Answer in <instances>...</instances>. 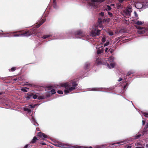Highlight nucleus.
Returning <instances> with one entry per match:
<instances>
[{
	"label": "nucleus",
	"instance_id": "nucleus-1",
	"mask_svg": "<svg viewBox=\"0 0 148 148\" xmlns=\"http://www.w3.org/2000/svg\"><path fill=\"white\" fill-rule=\"evenodd\" d=\"M77 84L75 82H72L69 83H63L61 84V86L65 88L64 90L65 94H67L75 89Z\"/></svg>",
	"mask_w": 148,
	"mask_h": 148
},
{
	"label": "nucleus",
	"instance_id": "nucleus-2",
	"mask_svg": "<svg viewBox=\"0 0 148 148\" xmlns=\"http://www.w3.org/2000/svg\"><path fill=\"white\" fill-rule=\"evenodd\" d=\"M36 32V30L34 29L33 31L31 30L23 34H19L14 36V37L29 36L30 35L34 34Z\"/></svg>",
	"mask_w": 148,
	"mask_h": 148
},
{
	"label": "nucleus",
	"instance_id": "nucleus-3",
	"mask_svg": "<svg viewBox=\"0 0 148 148\" xmlns=\"http://www.w3.org/2000/svg\"><path fill=\"white\" fill-rule=\"evenodd\" d=\"M114 58L111 56L108 58V61L110 63V66L107 63V65L108 68L110 69L114 67L115 65V63L114 62Z\"/></svg>",
	"mask_w": 148,
	"mask_h": 148
},
{
	"label": "nucleus",
	"instance_id": "nucleus-4",
	"mask_svg": "<svg viewBox=\"0 0 148 148\" xmlns=\"http://www.w3.org/2000/svg\"><path fill=\"white\" fill-rule=\"evenodd\" d=\"M135 6L138 9H140L142 8H146L148 7V3L146 2L143 4L137 2L135 4Z\"/></svg>",
	"mask_w": 148,
	"mask_h": 148
},
{
	"label": "nucleus",
	"instance_id": "nucleus-5",
	"mask_svg": "<svg viewBox=\"0 0 148 148\" xmlns=\"http://www.w3.org/2000/svg\"><path fill=\"white\" fill-rule=\"evenodd\" d=\"M100 30H97L96 28L94 29V31H92L91 32L90 35L93 37L96 36H99L100 34Z\"/></svg>",
	"mask_w": 148,
	"mask_h": 148
},
{
	"label": "nucleus",
	"instance_id": "nucleus-6",
	"mask_svg": "<svg viewBox=\"0 0 148 148\" xmlns=\"http://www.w3.org/2000/svg\"><path fill=\"white\" fill-rule=\"evenodd\" d=\"M131 8V6H129L124 11V13L126 15V16L128 17L130 16L131 13L132 12Z\"/></svg>",
	"mask_w": 148,
	"mask_h": 148
},
{
	"label": "nucleus",
	"instance_id": "nucleus-7",
	"mask_svg": "<svg viewBox=\"0 0 148 148\" xmlns=\"http://www.w3.org/2000/svg\"><path fill=\"white\" fill-rule=\"evenodd\" d=\"M75 37L77 38H81L85 36V35L81 31H78L75 33Z\"/></svg>",
	"mask_w": 148,
	"mask_h": 148
},
{
	"label": "nucleus",
	"instance_id": "nucleus-8",
	"mask_svg": "<svg viewBox=\"0 0 148 148\" xmlns=\"http://www.w3.org/2000/svg\"><path fill=\"white\" fill-rule=\"evenodd\" d=\"M137 28L140 29L138 31V33L139 34H143L145 32L148 31L147 29L143 28L140 27H137Z\"/></svg>",
	"mask_w": 148,
	"mask_h": 148
},
{
	"label": "nucleus",
	"instance_id": "nucleus-9",
	"mask_svg": "<svg viewBox=\"0 0 148 148\" xmlns=\"http://www.w3.org/2000/svg\"><path fill=\"white\" fill-rule=\"evenodd\" d=\"M36 106V104L34 105L33 106L32 105H29L27 106L26 107L24 108V110L25 111H27L28 113L30 114L31 112V110L29 108H34Z\"/></svg>",
	"mask_w": 148,
	"mask_h": 148
},
{
	"label": "nucleus",
	"instance_id": "nucleus-10",
	"mask_svg": "<svg viewBox=\"0 0 148 148\" xmlns=\"http://www.w3.org/2000/svg\"><path fill=\"white\" fill-rule=\"evenodd\" d=\"M38 136L39 137L42 138L44 140L45 138H47L48 136L45 134L41 132H39L38 134Z\"/></svg>",
	"mask_w": 148,
	"mask_h": 148
},
{
	"label": "nucleus",
	"instance_id": "nucleus-11",
	"mask_svg": "<svg viewBox=\"0 0 148 148\" xmlns=\"http://www.w3.org/2000/svg\"><path fill=\"white\" fill-rule=\"evenodd\" d=\"M103 47H99V48L97 51V53L99 54L101 53L103 51Z\"/></svg>",
	"mask_w": 148,
	"mask_h": 148
},
{
	"label": "nucleus",
	"instance_id": "nucleus-12",
	"mask_svg": "<svg viewBox=\"0 0 148 148\" xmlns=\"http://www.w3.org/2000/svg\"><path fill=\"white\" fill-rule=\"evenodd\" d=\"M32 119L31 120L32 122L35 125H37L38 124L36 122L33 116H32Z\"/></svg>",
	"mask_w": 148,
	"mask_h": 148
},
{
	"label": "nucleus",
	"instance_id": "nucleus-13",
	"mask_svg": "<svg viewBox=\"0 0 148 148\" xmlns=\"http://www.w3.org/2000/svg\"><path fill=\"white\" fill-rule=\"evenodd\" d=\"M144 23V21H138L135 22L136 24L137 25H142Z\"/></svg>",
	"mask_w": 148,
	"mask_h": 148
},
{
	"label": "nucleus",
	"instance_id": "nucleus-14",
	"mask_svg": "<svg viewBox=\"0 0 148 148\" xmlns=\"http://www.w3.org/2000/svg\"><path fill=\"white\" fill-rule=\"evenodd\" d=\"M124 142V141L119 142L116 143H114L113 144H112V145H115L116 144H117L118 145H122L123 144Z\"/></svg>",
	"mask_w": 148,
	"mask_h": 148
},
{
	"label": "nucleus",
	"instance_id": "nucleus-15",
	"mask_svg": "<svg viewBox=\"0 0 148 148\" xmlns=\"http://www.w3.org/2000/svg\"><path fill=\"white\" fill-rule=\"evenodd\" d=\"M37 139L36 136H35L34 137L32 140L31 141V143H35L36 141V140Z\"/></svg>",
	"mask_w": 148,
	"mask_h": 148
},
{
	"label": "nucleus",
	"instance_id": "nucleus-16",
	"mask_svg": "<svg viewBox=\"0 0 148 148\" xmlns=\"http://www.w3.org/2000/svg\"><path fill=\"white\" fill-rule=\"evenodd\" d=\"M31 97H32L34 99H36L37 98L38 95H36L32 94L30 96Z\"/></svg>",
	"mask_w": 148,
	"mask_h": 148
},
{
	"label": "nucleus",
	"instance_id": "nucleus-17",
	"mask_svg": "<svg viewBox=\"0 0 148 148\" xmlns=\"http://www.w3.org/2000/svg\"><path fill=\"white\" fill-rule=\"evenodd\" d=\"M29 88H22L21 89V90L24 92H26L27 91V90H28Z\"/></svg>",
	"mask_w": 148,
	"mask_h": 148
},
{
	"label": "nucleus",
	"instance_id": "nucleus-18",
	"mask_svg": "<svg viewBox=\"0 0 148 148\" xmlns=\"http://www.w3.org/2000/svg\"><path fill=\"white\" fill-rule=\"evenodd\" d=\"M45 21V20L44 19H42V22L38 24V25L36 27L37 28L38 27H40L41 25Z\"/></svg>",
	"mask_w": 148,
	"mask_h": 148
},
{
	"label": "nucleus",
	"instance_id": "nucleus-19",
	"mask_svg": "<svg viewBox=\"0 0 148 148\" xmlns=\"http://www.w3.org/2000/svg\"><path fill=\"white\" fill-rule=\"evenodd\" d=\"M51 35H50V34L47 35H45L44 36H43L42 38H43V39H45L49 37H51Z\"/></svg>",
	"mask_w": 148,
	"mask_h": 148
},
{
	"label": "nucleus",
	"instance_id": "nucleus-20",
	"mask_svg": "<svg viewBox=\"0 0 148 148\" xmlns=\"http://www.w3.org/2000/svg\"><path fill=\"white\" fill-rule=\"evenodd\" d=\"M45 98V97L44 95H41L38 96V98L39 99H44Z\"/></svg>",
	"mask_w": 148,
	"mask_h": 148
},
{
	"label": "nucleus",
	"instance_id": "nucleus-21",
	"mask_svg": "<svg viewBox=\"0 0 148 148\" xmlns=\"http://www.w3.org/2000/svg\"><path fill=\"white\" fill-rule=\"evenodd\" d=\"M106 9L107 11H110L111 10V8L110 6L107 5L106 6Z\"/></svg>",
	"mask_w": 148,
	"mask_h": 148
},
{
	"label": "nucleus",
	"instance_id": "nucleus-22",
	"mask_svg": "<svg viewBox=\"0 0 148 148\" xmlns=\"http://www.w3.org/2000/svg\"><path fill=\"white\" fill-rule=\"evenodd\" d=\"M99 89V88H93L91 90L92 91H98V90Z\"/></svg>",
	"mask_w": 148,
	"mask_h": 148
},
{
	"label": "nucleus",
	"instance_id": "nucleus-23",
	"mask_svg": "<svg viewBox=\"0 0 148 148\" xmlns=\"http://www.w3.org/2000/svg\"><path fill=\"white\" fill-rule=\"evenodd\" d=\"M110 48H107V47H106L105 50V52H108L110 50Z\"/></svg>",
	"mask_w": 148,
	"mask_h": 148
},
{
	"label": "nucleus",
	"instance_id": "nucleus-24",
	"mask_svg": "<svg viewBox=\"0 0 148 148\" xmlns=\"http://www.w3.org/2000/svg\"><path fill=\"white\" fill-rule=\"evenodd\" d=\"M51 92L52 93V94H54L56 93V92L55 90L54 89H52L51 91Z\"/></svg>",
	"mask_w": 148,
	"mask_h": 148
},
{
	"label": "nucleus",
	"instance_id": "nucleus-25",
	"mask_svg": "<svg viewBox=\"0 0 148 148\" xmlns=\"http://www.w3.org/2000/svg\"><path fill=\"white\" fill-rule=\"evenodd\" d=\"M141 136V135L140 134H138V135L136 136L135 137V139H137L138 138L140 137Z\"/></svg>",
	"mask_w": 148,
	"mask_h": 148
},
{
	"label": "nucleus",
	"instance_id": "nucleus-26",
	"mask_svg": "<svg viewBox=\"0 0 148 148\" xmlns=\"http://www.w3.org/2000/svg\"><path fill=\"white\" fill-rule=\"evenodd\" d=\"M134 15L136 17H138V15L136 13V11H134ZM137 19H138V17L137 18Z\"/></svg>",
	"mask_w": 148,
	"mask_h": 148
},
{
	"label": "nucleus",
	"instance_id": "nucleus-27",
	"mask_svg": "<svg viewBox=\"0 0 148 148\" xmlns=\"http://www.w3.org/2000/svg\"><path fill=\"white\" fill-rule=\"evenodd\" d=\"M135 145L137 146L140 145L141 146V145H141V143L140 142H137V143H136L135 144Z\"/></svg>",
	"mask_w": 148,
	"mask_h": 148
},
{
	"label": "nucleus",
	"instance_id": "nucleus-28",
	"mask_svg": "<svg viewBox=\"0 0 148 148\" xmlns=\"http://www.w3.org/2000/svg\"><path fill=\"white\" fill-rule=\"evenodd\" d=\"M57 92L60 94H63V92L61 90H58Z\"/></svg>",
	"mask_w": 148,
	"mask_h": 148
},
{
	"label": "nucleus",
	"instance_id": "nucleus-29",
	"mask_svg": "<svg viewBox=\"0 0 148 148\" xmlns=\"http://www.w3.org/2000/svg\"><path fill=\"white\" fill-rule=\"evenodd\" d=\"M55 1V0H53L54 4H53V6L54 8H57L56 7V4Z\"/></svg>",
	"mask_w": 148,
	"mask_h": 148
},
{
	"label": "nucleus",
	"instance_id": "nucleus-30",
	"mask_svg": "<svg viewBox=\"0 0 148 148\" xmlns=\"http://www.w3.org/2000/svg\"><path fill=\"white\" fill-rule=\"evenodd\" d=\"M106 41V39L105 37L103 36L102 39V42H104Z\"/></svg>",
	"mask_w": 148,
	"mask_h": 148
},
{
	"label": "nucleus",
	"instance_id": "nucleus-31",
	"mask_svg": "<svg viewBox=\"0 0 148 148\" xmlns=\"http://www.w3.org/2000/svg\"><path fill=\"white\" fill-rule=\"evenodd\" d=\"M108 15L110 16V17H112V14L110 12H108Z\"/></svg>",
	"mask_w": 148,
	"mask_h": 148
},
{
	"label": "nucleus",
	"instance_id": "nucleus-32",
	"mask_svg": "<svg viewBox=\"0 0 148 148\" xmlns=\"http://www.w3.org/2000/svg\"><path fill=\"white\" fill-rule=\"evenodd\" d=\"M109 44V42H106L104 45V47H105L106 46L108 45Z\"/></svg>",
	"mask_w": 148,
	"mask_h": 148
},
{
	"label": "nucleus",
	"instance_id": "nucleus-33",
	"mask_svg": "<svg viewBox=\"0 0 148 148\" xmlns=\"http://www.w3.org/2000/svg\"><path fill=\"white\" fill-rule=\"evenodd\" d=\"M15 68L14 67H12L11 69V71H13L15 70Z\"/></svg>",
	"mask_w": 148,
	"mask_h": 148
},
{
	"label": "nucleus",
	"instance_id": "nucleus-34",
	"mask_svg": "<svg viewBox=\"0 0 148 148\" xmlns=\"http://www.w3.org/2000/svg\"><path fill=\"white\" fill-rule=\"evenodd\" d=\"M144 145H141V147H136L135 148H144Z\"/></svg>",
	"mask_w": 148,
	"mask_h": 148
},
{
	"label": "nucleus",
	"instance_id": "nucleus-35",
	"mask_svg": "<svg viewBox=\"0 0 148 148\" xmlns=\"http://www.w3.org/2000/svg\"><path fill=\"white\" fill-rule=\"evenodd\" d=\"M101 23H102L101 22H100V26H99V27H101L102 29L103 28V26L101 25Z\"/></svg>",
	"mask_w": 148,
	"mask_h": 148
},
{
	"label": "nucleus",
	"instance_id": "nucleus-36",
	"mask_svg": "<svg viewBox=\"0 0 148 148\" xmlns=\"http://www.w3.org/2000/svg\"><path fill=\"white\" fill-rule=\"evenodd\" d=\"M144 114L145 116H146V117H148V114L146 113H144Z\"/></svg>",
	"mask_w": 148,
	"mask_h": 148
},
{
	"label": "nucleus",
	"instance_id": "nucleus-37",
	"mask_svg": "<svg viewBox=\"0 0 148 148\" xmlns=\"http://www.w3.org/2000/svg\"><path fill=\"white\" fill-rule=\"evenodd\" d=\"M110 51V52L111 53H112L114 51V50L113 49H111Z\"/></svg>",
	"mask_w": 148,
	"mask_h": 148
},
{
	"label": "nucleus",
	"instance_id": "nucleus-38",
	"mask_svg": "<svg viewBox=\"0 0 148 148\" xmlns=\"http://www.w3.org/2000/svg\"><path fill=\"white\" fill-rule=\"evenodd\" d=\"M101 147L100 146L97 145L95 146V148H101Z\"/></svg>",
	"mask_w": 148,
	"mask_h": 148
},
{
	"label": "nucleus",
	"instance_id": "nucleus-39",
	"mask_svg": "<svg viewBox=\"0 0 148 148\" xmlns=\"http://www.w3.org/2000/svg\"><path fill=\"white\" fill-rule=\"evenodd\" d=\"M133 73V72H128L127 74V75H130L132 74Z\"/></svg>",
	"mask_w": 148,
	"mask_h": 148
},
{
	"label": "nucleus",
	"instance_id": "nucleus-40",
	"mask_svg": "<svg viewBox=\"0 0 148 148\" xmlns=\"http://www.w3.org/2000/svg\"><path fill=\"white\" fill-rule=\"evenodd\" d=\"M100 15H101V16H103L104 15V13L103 12H101L100 14Z\"/></svg>",
	"mask_w": 148,
	"mask_h": 148
},
{
	"label": "nucleus",
	"instance_id": "nucleus-41",
	"mask_svg": "<svg viewBox=\"0 0 148 148\" xmlns=\"http://www.w3.org/2000/svg\"><path fill=\"white\" fill-rule=\"evenodd\" d=\"M109 34L110 36H112L113 35V33L112 32H109Z\"/></svg>",
	"mask_w": 148,
	"mask_h": 148
},
{
	"label": "nucleus",
	"instance_id": "nucleus-42",
	"mask_svg": "<svg viewBox=\"0 0 148 148\" xmlns=\"http://www.w3.org/2000/svg\"><path fill=\"white\" fill-rule=\"evenodd\" d=\"M28 145H26L24 147V148H28Z\"/></svg>",
	"mask_w": 148,
	"mask_h": 148
},
{
	"label": "nucleus",
	"instance_id": "nucleus-43",
	"mask_svg": "<svg viewBox=\"0 0 148 148\" xmlns=\"http://www.w3.org/2000/svg\"><path fill=\"white\" fill-rule=\"evenodd\" d=\"M122 80V79L121 78H120L118 80L119 82H120Z\"/></svg>",
	"mask_w": 148,
	"mask_h": 148
},
{
	"label": "nucleus",
	"instance_id": "nucleus-44",
	"mask_svg": "<svg viewBox=\"0 0 148 148\" xmlns=\"http://www.w3.org/2000/svg\"><path fill=\"white\" fill-rule=\"evenodd\" d=\"M119 2L122 3L123 2L124 0H119Z\"/></svg>",
	"mask_w": 148,
	"mask_h": 148
},
{
	"label": "nucleus",
	"instance_id": "nucleus-45",
	"mask_svg": "<svg viewBox=\"0 0 148 148\" xmlns=\"http://www.w3.org/2000/svg\"><path fill=\"white\" fill-rule=\"evenodd\" d=\"M145 123V121H143V125H144Z\"/></svg>",
	"mask_w": 148,
	"mask_h": 148
},
{
	"label": "nucleus",
	"instance_id": "nucleus-46",
	"mask_svg": "<svg viewBox=\"0 0 148 148\" xmlns=\"http://www.w3.org/2000/svg\"><path fill=\"white\" fill-rule=\"evenodd\" d=\"M127 86V85H125L123 87V89H124Z\"/></svg>",
	"mask_w": 148,
	"mask_h": 148
},
{
	"label": "nucleus",
	"instance_id": "nucleus-47",
	"mask_svg": "<svg viewBox=\"0 0 148 148\" xmlns=\"http://www.w3.org/2000/svg\"><path fill=\"white\" fill-rule=\"evenodd\" d=\"M127 148H131V146H128L127 147Z\"/></svg>",
	"mask_w": 148,
	"mask_h": 148
},
{
	"label": "nucleus",
	"instance_id": "nucleus-48",
	"mask_svg": "<svg viewBox=\"0 0 148 148\" xmlns=\"http://www.w3.org/2000/svg\"><path fill=\"white\" fill-rule=\"evenodd\" d=\"M146 147L147 148H148V144H147L146 145Z\"/></svg>",
	"mask_w": 148,
	"mask_h": 148
},
{
	"label": "nucleus",
	"instance_id": "nucleus-49",
	"mask_svg": "<svg viewBox=\"0 0 148 148\" xmlns=\"http://www.w3.org/2000/svg\"><path fill=\"white\" fill-rule=\"evenodd\" d=\"M111 6H114V5L113 4H111L110 5Z\"/></svg>",
	"mask_w": 148,
	"mask_h": 148
},
{
	"label": "nucleus",
	"instance_id": "nucleus-50",
	"mask_svg": "<svg viewBox=\"0 0 148 148\" xmlns=\"http://www.w3.org/2000/svg\"><path fill=\"white\" fill-rule=\"evenodd\" d=\"M86 148H92V147L91 146H90L89 147H87Z\"/></svg>",
	"mask_w": 148,
	"mask_h": 148
},
{
	"label": "nucleus",
	"instance_id": "nucleus-51",
	"mask_svg": "<svg viewBox=\"0 0 148 148\" xmlns=\"http://www.w3.org/2000/svg\"><path fill=\"white\" fill-rule=\"evenodd\" d=\"M145 126L146 127H148V123Z\"/></svg>",
	"mask_w": 148,
	"mask_h": 148
},
{
	"label": "nucleus",
	"instance_id": "nucleus-52",
	"mask_svg": "<svg viewBox=\"0 0 148 148\" xmlns=\"http://www.w3.org/2000/svg\"><path fill=\"white\" fill-rule=\"evenodd\" d=\"M42 144L43 145H45V143H42Z\"/></svg>",
	"mask_w": 148,
	"mask_h": 148
},
{
	"label": "nucleus",
	"instance_id": "nucleus-53",
	"mask_svg": "<svg viewBox=\"0 0 148 148\" xmlns=\"http://www.w3.org/2000/svg\"><path fill=\"white\" fill-rule=\"evenodd\" d=\"M101 62H100V63H99V64H101Z\"/></svg>",
	"mask_w": 148,
	"mask_h": 148
},
{
	"label": "nucleus",
	"instance_id": "nucleus-54",
	"mask_svg": "<svg viewBox=\"0 0 148 148\" xmlns=\"http://www.w3.org/2000/svg\"><path fill=\"white\" fill-rule=\"evenodd\" d=\"M88 64H87V66H88Z\"/></svg>",
	"mask_w": 148,
	"mask_h": 148
},
{
	"label": "nucleus",
	"instance_id": "nucleus-55",
	"mask_svg": "<svg viewBox=\"0 0 148 148\" xmlns=\"http://www.w3.org/2000/svg\"><path fill=\"white\" fill-rule=\"evenodd\" d=\"M1 93H0V95H1Z\"/></svg>",
	"mask_w": 148,
	"mask_h": 148
}]
</instances>
